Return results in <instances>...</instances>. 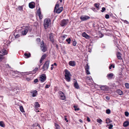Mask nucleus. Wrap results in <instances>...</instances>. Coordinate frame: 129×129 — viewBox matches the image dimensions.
<instances>
[{"label": "nucleus", "mask_w": 129, "mask_h": 129, "mask_svg": "<svg viewBox=\"0 0 129 129\" xmlns=\"http://www.w3.org/2000/svg\"><path fill=\"white\" fill-rule=\"evenodd\" d=\"M37 12L38 14L41 13L40 8H39Z\"/></svg>", "instance_id": "49"}, {"label": "nucleus", "mask_w": 129, "mask_h": 129, "mask_svg": "<svg viewBox=\"0 0 129 129\" xmlns=\"http://www.w3.org/2000/svg\"><path fill=\"white\" fill-rule=\"evenodd\" d=\"M109 15L106 14L105 15V17L106 19H108L109 18Z\"/></svg>", "instance_id": "46"}, {"label": "nucleus", "mask_w": 129, "mask_h": 129, "mask_svg": "<svg viewBox=\"0 0 129 129\" xmlns=\"http://www.w3.org/2000/svg\"><path fill=\"white\" fill-rule=\"evenodd\" d=\"M77 42L75 40H74V41L73 42L72 44L74 46H75L76 45Z\"/></svg>", "instance_id": "38"}, {"label": "nucleus", "mask_w": 129, "mask_h": 129, "mask_svg": "<svg viewBox=\"0 0 129 129\" xmlns=\"http://www.w3.org/2000/svg\"><path fill=\"white\" fill-rule=\"evenodd\" d=\"M56 47L57 48H58V46L57 44L56 45Z\"/></svg>", "instance_id": "61"}, {"label": "nucleus", "mask_w": 129, "mask_h": 129, "mask_svg": "<svg viewBox=\"0 0 129 129\" xmlns=\"http://www.w3.org/2000/svg\"><path fill=\"white\" fill-rule=\"evenodd\" d=\"M106 10V8L104 7H103L102 8V10L101 11L102 12H104Z\"/></svg>", "instance_id": "45"}, {"label": "nucleus", "mask_w": 129, "mask_h": 129, "mask_svg": "<svg viewBox=\"0 0 129 129\" xmlns=\"http://www.w3.org/2000/svg\"><path fill=\"white\" fill-rule=\"evenodd\" d=\"M113 76V74L112 73H110L108 74L107 77L108 78L110 79L112 78Z\"/></svg>", "instance_id": "25"}, {"label": "nucleus", "mask_w": 129, "mask_h": 129, "mask_svg": "<svg viewBox=\"0 0 129 129\" xmlns=\"http://www.w3.org/2000/svg\"><path fill=\"white\" fill-rule=\"evenodd\" d=\"M85 69L87 74L88 75L90 74V73L89 71V67L88 64H86L85 67Z\"/></svg>", "instance_id": "11"}, {"label": "nucleus", "mask_w": 129, "mask_h": 129, "mask_svg": "<svg viewBox=\"0 0 129 129\" xmlns=\"http://www.w3.org/2000/svg\"><path fill=\"white\" fill-rule=\"evenodd\" d=\"M20 111L21 112H24L23 108L22 106H21L20 107Z\"/></svg>", "instance_id": "31"}, {"label": "nucleus", "mask_w": 129, "mask_h": 129, "mask_svg": "<svg viewBox=\"0 0 129 129\" xmlns=\"http://www.w3.org/2000/svg\"><path fill=\"white\" fill-rule=\"evenodd\" d=\"M99 4L96 3L94 4V5L96 8L98 10L99 9Z\"/></svg>", "instance_id": "33"}, {"label": "nucleus", "mask_w": 129, "mask_h": 129, "mask_svg": "<svg viewBox=\"0 0 129 129\" xmlns=\"http://www.w3.org/2000/svg\"><path fill=\"white\" fill-rule=\"evenodd\" d=\"M35 4L34 3H30L29 4V7L30 8L33 9L35 7Z\"/></svg>", "instance_id": "21"}, {"label": "nucleus", "mask_w": 129, "mask_h": 129, "mask_svg": "<svg viewBox=\"0 0 129 129\" xmlns=\"http://www.w3.org/2000/svg\"><path fill=\"white\" fill-rule=\"evenodd\" d=\"M43 60V59H41H41H40V63H41L42 62V61Z\"/></svg>", "instance_id": "57"}, {"label": "nucleus", "mask_w": 129, "mask_h": 129, "mask_svg": "<svg viewBox=\"0 0 129 129\" xmlns=\"http://www.w3.org/2000/svg\"><path fill=\"white\" fill-rule=\"evenodd\" d=\"M129 124V122L127 121H126L124 122L123 125L124 127H126Z\"/></svg>", "instance_id": "23"}, {"label": "nucleus", "mask_w": 129, "mask_h": 129, "mask_svg": "<svg viewBox=\"0 0 129 129\" xmlns=\"http://www.w3.org/2000/svg\"><path fill=\"white\" fill-rule=\"evenodd\" d=\"M68 19H63L62 20L60 23V25L62 26H63L66 25L68 23Z\"/></svg>", "instance_id": "7"}, {"label": "nucleus", "mask_w": 129, "mask_h": 129, "mask_svg": "<svg viewBox=\"0 0 129 129\" xmlns=\"http://www.w3.org/2000/svg\"><path fill=\"white\" fill-rule=\"evenodd\" d=\"M4 58V56H3V55L0 54V61H1Z\"/></svg>", "instance_id": "34"}, {"label": "nucleus", "mask_w": 129, "mask_h": 129, "mask_svg": "<svg viewBox=\"0 0 129 129\" xmlns=\"http://www.w3.org/2000/svg\"><path fill=\"white\" fill-rule=\"evenodd\" d=\"M121 54L119 52H117L116 53V56L117 58L120 60L122 58L121 57Z\"/></svg>", "instance_id": "18"}, {"label": "nucleus", "mask_w": 129, "mask_h": 129, "mask_svg": "<svg viewBox=\"0 0 129 129\" xmlns=\"http://www.w3.org/2000/svg\"><path fill=\"white\" fill-rule=\"evenodd\" d=\"M73 107L75 108V111H78L79 110V109L77 108L76 106H74Z\"/></svg>", "instance_id": "39"}, {"label": "nucleus", "mask_w": 129, "mask_h": 129, "mask_svg": "<svg viewBox=\"0 0 129 129\" xmlns=\"http://www.w3.org/2000/svg\"><path fill=\"white\" fill-rule=\"evenodd\" d=\"M125 85L126 87L127 88H129V84L128 83H125Z\"/></svg>", "instance_id": "35"}, {"label": "nucleus", "mask_w": 129, "mask_h": 129, "mask_svg": "<svg viewBox=\"0 0 129 129\" xmlns=\"http://www.w3.org/2000/svg\"><path fill=\"white\" fill-rule=\"evenodd\" d=\"M35 83H36L38 82V80L37 79H35L34 81Z\"/></svg>", "instance_id": "51"}, {"label": "nucleus", "mask_w": 129, "mask_h": 129, "mask_svg": "<svg viewBox=\"0 0 129 129\" xmlns=\"http://www.w3.org/2000/svg\"><path fill=\"white\" fill-rule=\"evenodd\" d=\"M112 67L113 68H115V66L113 64H111L110 66L109 67V69H111Z\"/></svg>", "instance_id": "36"}, {"label": "nucleus", "mask_w": 129, "mask_h": 129, "mask_svg": "<svg viewBox=\"0 0 129 129\" xmlns=\"http://www.w3.org/2000/svg\"><path fill=\"white\" fill-rule=\"evenodd\" d=\"M54 34L52 33H51L49 35V38L50 41L52 43H53L54 41Z\"/></svg>", "instance_id": "12"}, {"label": "nucleus", "mask_w": 129, "mask_h": 129, "mask_svg": "<svg viewBox=\"0 0 129 129\" xmlns=\"http://www.w3.org/2000/svg\"><path fill=\"white\" fill-rule=\"evenodd\" d=\"M71 41V40L70 38H69L68 39H66V42H68V44H69L70 43Z\"/></svg>", "instance_id": "30"}, {"label": "nucleus", "mask_w": 129, "mask_h": 129, "mask_svg": "<svg viewBox=\"0 0 129 129\" xmlns=\"http://www.w3.org/2000/svg\"><path fill=\"white\" fill-rule=\"evenodd\" d=\"M79 121L81 123L82 122V121L81 119H80L79 120Z\"/></svg>", "instance_id": "62"}, {"label": "nucleus", "mask_w": 129, "mask_h": 129, "mask_svg": "<svg viewBox=\"0 0 129 129\" xmlns=\"http://www.w3.org/2000/svg\"><path fill=\"white\" fill-rule=\"evenodd\" d=\"M31 93H32L33 97H34L36 96L37 94V92L36 90H34L31 92Z\"/></svg>", "instance_id": "20"}, {"label": "nucleus", "mask_w": 129, "mask_h": 129, "mask_svg": "<svg viewBox=\"0 0 129 129\" xmlns=\"http://www.w3.org/2000/svg\"><path fill=\"white\" fill-rule=\"evenodd\" d=\"M116 92L120 95H121L123 94L122 91L119 89L117 90H116Z\"/></svg>", "instance_id": "22"}, {"label": "nucleus", "mask_w": 129, "mask_h": 129, "mask_svg": "<svg viewBox=\"0 0 129 129\" xmlns=\"http://www.w3.org/2000/svg\"><path fill=\"white\" fill-rule=\"evenodd\" d=\"M50 86V85L46 84V86H45V88H49Z\"/></svg>", "instance_id": "52"}, {"label": "nucleus", "mask_w": 129, "mask_h": 129, "mask_svg": "<svg viewBox=\"0 0 129 129\" xmlns=\"http://www.w3.org/2000/svg\"><path fill=\"white\" fill-rule=\"evenodd\" d=\"M55 126L56 127V129H60V127L58 124H55Z\"/></svg>", "instance_id": "32"}, {"label": "nucleus", "mask_w": 129, "mask_h": 129, "mask_svg": "<svg viewBox=\"0 0 129 129\" xmlns=\"http://www.w3.org/2000/svg\"><path fill=\"white\" fill-rule=\"evenodd\" d=\"M69 64L70 66L74 67L76 65V63L74 61H71L69 62Z\"/></svg>", "instance_id": "16"}, {"label": "nucleus", "mask_w": 129, "mask_h": 129, "mask_svg": "<svg viewBox=\"0 0 129 129\" xmlns=\"http://www.w3.org/2000/svg\"><path fill=\"white\" fill-rule=\"evenodd\" d=\"M74 87L76 89L79 88V86L76 80L74 82Z\"/></svg>", "instance_id": "19"}, {"label": "nucleus", "mask_w": 129, "mask_h": 129, "mask_svg": "<svg viewBox=\"0 0 129 129\" xmlns=\"http://www.w3.org/2000/svg\"><path fill=\"white\" fill-rule=\"evenodd\" d=\"M97 121L100 124L101 123V122L102 121V120L101 119H97Z\"/></svg>", "instance_id": "41"}, {"label": "nucleus", "mask_w": 129, "mask_h": 129, "mask_svg": "<svg viewBox=\"0 0 129 129\" xmlns=\"http://www.w3.org/2000/svg\"><path fill=\"white\" fill-rule=\"evenodd\" d=\"M67 35H64L62 36L61 37L62 38H65L66 37H67Z\"/></svg>", "instance_id": "55"}, {"label": "nucleus", "mask_w": 129, "mask_h": 129, "mask_svg": "<svg viewBox=\"0 0 129 129\" xmlns=\"http://www.w3.org/2000/svg\"><path fill=\"white\" fill-rule=\"evenodd\" d=\"M54 65L56 66H57V64L56 63H54Z\"/></svg>", "instance_id": "63"}, {"label": "nucleus", "mask_w": 129, "mask_h": 129, "mask_svg": "<svg viewBox=\"0 0 129 129\" xmlns=\"http://www.w3.org/2000/svg\"><path fill=\"white\" fill-rule=\"evenodd\" d=\"M16 9H18L20 11H22L23 10V6H18L17 8Z\"/></svg>", "instance_id": "24"}, {"label": "nucleus", "mask_w": 129, "mask_h": 129, "mask_svg": "<svg viewBox=\"0 0 129 129\" xmlns=\"http://www.w3.org/2000/svg\"><path fill=\"white\" fill-rule=\"evenodd\" d=\"M82 36L83 37L87 39H89L90 38V36L87 34L85 32H84L82 34Z\"/></svg>", "instance_id": "14"}, {"label": "nucleus", "mask_w": 129, "mask_h": 129, "mask_svg": "<svg viewBox=\"0 0 129 129\" xmlns=\"http://www.w3.org/2000/svg\"><path fill=\"white\" fill-rule=\"evenodd\" d=\"M106 99L108 100H109L110 99V98L109 97L107 96L106 97Z\"/></svg>", "instance_id": "59"}, {"label": "nucleus", "mask_w": 129, "mask_h": 129, "mask_svg": "<svg viewBox=\"0 0 129 129\" xmlns=\"http://www.w3.org/2000/svg\"><path fill=\"white\" fill-rule=\"evenodd\" d=\"M37 41L38 42H40L41 41V39L40 38H38L37 39Z\"/></svg>", "instance_id": "47"}, {"label": "nucleus", "mask_w": 129, "mask_h": 129, "mask_svg": "<svg viewBox=\"0 0 129 129\" xmlns=\"http://www.w3.org/2000/svg\"><path fill=\"white\" fill-rule=\"evenodd\" d=\"M47 57L46 54H43L41 58L43 60L44 59Z\"/></svg>", "instance_id": "29"}, {"label": "nucleus", "mask_w": 129, "mask_h": 129, "mask_svg": "<svg viewBox=\"0 0 129 129\" xmlns=\"http://www.w3.org/2000/svg\"><path fill=\"white\" fill-rule=\"evenodd\" d=\"M65 72L64 76L65 79L67 81L69 82L70 81L71 78L70 76H71V74L68 70L66 69L64 71Z\"/></svg>", "instance_id": "3"}, {"label": "nucleus", "mask_w": 129, "mask_h": 129, "mask_svg": "<svg viewBox=\"0 0 129 129\" xmlns=\"http://www.w3.org/2000/svg\"><path fill=\"white\" fill-rule=\"evenodd\" d=\"M124 23H125L126 24H128L129 22L126 20H124Z\"/></svg>", "instance_id": "56"}, {"label": "nucleus", "mask_w": 129, "mask_h": 129, "mask_svg": "<svg viewBox=\"0 0 129 129\" xmlns=\"http://www.w3.org/2000/svg\"><path fill=\"white\" fill-rule=\"evenodd\" d=\"M111 111L109 109H108L106 110V113L107 114H109L110 113Z\"/></svg>", "instance_id": "40"}, {"label": "nucleus", "mask_w": 129, "mask_h": 129, "mask_svg": "<svg viewBox=\"0 0 129 129\" xmlns=\"http://www.w3.org/2000/svg\"><path fill=\"white\" fill-rule=\"evenodd\" d=\"M90 17L86 15H82L80 17V19L82 21H85L89 19Z\"/></svg>", "instance_id": "9"}, {"label": "nucleus", "mask_w": 129, "mask_h": 129, "mask_svg": "<svg viewBox=\"0 0 129 129\" xmlns=\"http://www.w3.org/2000/svg\"><path fill=\"white\" fill-rule=\"evenodd\" d=\"M20 36L19 35V34H17L15 36V38H18Z\"/></svg>", "instance_id": "48"}, {"label": "nucleus", "mask_w": 129, "mask_h": 129, "mask_svg": "<svg viewBox=\"0 0 129 129\" xmlns=\"http://www.w3.org/2000/svg\"><path fill=\"white\" fill-rule=\"evenodd\" d=\"M129 114V113L128 112H125V115L126 116H128Z\"/></svg>", "instance_id": "44"}, {"label": "nucleus", "mask_w": 129, "mask_h": 129, "mask_svg": "<svg viewBox=\"0 0 129 129\" xmlns=\"http://www.w3.org/2000/svg\"><path fill=\"white\" fill-rule=\"evenodd\" d=\"M24 55L25 56L26 58H28L30 57V53H29L28 54L27 53H25L24 54Z\"/></svg>", "instance_id": "27"}, {"label": "nucleus", "mask_w": 129, "mask_h": 129, "mask_svg": "<svg viewBox=\"0 0 129 129\" xmlns=\"http://www.w3.org/2000/svg\"><path fill=\"white\" fill-rule=\"evenodd\" d=\"M67 116H64V120L66 121V122H68V120H67V119L66 118Z\"/></svg>", "instance_id": "50"}, {"label": "nucleus", "mask_w": 129, "mask_h": 129, "mask_svg": "<svg viewBox=\"0 0 129 129\" xmlns=\"http://www.w3.org/2000/svg\"><path fill=\"white\" fill-rule=\"evenodd\" d=\"M87 121H88V122H90V119L88 116L87 117Z\"/></svg>", "instance_id": "53"}, {"label": "nucleus", "mask_w": 129, "mask_h": 129, "mask_svg": "<svg viewBox=\"0 0 129 129\" xmlns=\"http://www.w3.org/2000/svg\"><path fill=\"white\" fill-rule=\"evenodd\" d=\"M35 108L36 110H37V108L40 107V105L39 104L38 102H36L34 104Z\"/></svg>", "instance_id": "17"}, {"label": "nucleus", "mask_w": 129, "mask_h": 129, "mask_svg": "<svg viewBox=\"0 0 129 129\" xmlns=\"http://www.w3.org/2000/svg\"><path fill=\"white\" fill-rule=\"evenodd\" d=\"M50 61L47 60L46 61L45 63L44 64L42 67V69L43 70V71L47 70L49 67Z\"/></svg>", "instance_id": "5"}, {"label": "nucleus", "mask_w": 129, "mask_h": 129, "mask_svg": "<svg viewBox=\"0 0 129 129\" xmlns=\"http://www.w3.org/2000/svg\"><path fill=\"white\" fill-rule=\"evenodd\" d=\"M31 29L30 26H24L22 29L21 33L23 35H25L27 34L28 31H31Z\"/></svg>", "instance_id": "1"}, {"label": "nucleus", "mask_w": 129, "mask_h": 129, "mask_svg": "<svg viewBox=\"0 0 129 129\" xmlns=\"http://www.w3.org/2000/svg\"><path fill=\"white\" fill-rule=\"evenodd\" d=\"M38 68H36L34 69L32 71H31V73L32 74H34L38 70Z\"/></svg>", "instance_id": "26"}, {"label": "nucleus", "mask_w": 129, "mask_h": 129, "mask_svg": "<svg viewBox=\"0 0 129 129\" xmlns=\"http://www.w3.org/2000/svg\"><path fill=\"white\" fill-rule=\"evenodd\" d=\"M35 111H36V112H39L40 111H39V110H38V109L37 110H36V109L35 110Z\"/></svg>", "instance_id": "64"}, {"label": "nucleus", "mask_w": 129, "mask_h": 129, "mask_svg": "<svg viewBox=\"0 0 129 129\" xmlns=\"http://www.w3.org/2000/svg\"><path fill=\"white\" fill-rule=\"evenodd\" d=\"M14 72L15 73H16L17 74H19L20 73V72H19L17 71H15Z\"/></svg>", "instance_id": "54"}, {"label": "nucleus", "mask_w": 129, "mask_h": 129, "mask_svg": "<svg viewBox=\"0 0 129 129\" xmlns=\"http://www.w3.org/2000/svg\"><path fill=\"white\" fill-rule=\"evenodd\" d=\"M51 23V20L49 18L45 19L44 22V26L45 28L46 29L48 28Z\"/></svg>", "instance_id": "2"}, {"label": "nucleus", "mask_w": 129, "mask_h": 129, "mask_svg": "<svg viewBox=\"0 0 129 129\" xmlns=\"http://www.w3.org/2000/svg\"><path fill=\"white\" fill-rule=\"evenodd\" d=\"M111 122V120L109 118H107L106 120V123H108Z\"/></svg>", "instance_id": "37"}, {"label": "nucleus", "mask_w": 129, "mask_h": 129, "mask_svg": "<svg viewBox=\"0 0 129 129\" xmlns=\"http://www.w3.org/2000/svg\"><path fill=\"white\" fill-rule=\"evenodd\" d=\"M5 125L3 122L2 121H0V126L2 127H4L5 126Z\"/></svg>", "instance_id": "28"}, {"label": "nucleus", "mask_w": 129, "mask_h": 129, "mask_svg": "<svg viewBox=\"0 0 129 129\" xmlns=\"http://www.w3.org/2000/svg\"><path fill=\"white\" fill-rule=\"evenodd\" d=\"M108 126H109L108 127V128L110 129H111L113 126V125L112 124H110V125H108Z\"/></svg>", "instance_id": "42"}, {"label": "nucleus", "mask_w": 129, "mask_h": 129, "mask_svg": "<svg viewBox=\"0 0 129 129\" xmlns=\"http://www.w3.org/2000/svg\"><path fill=\"white\" fill-rule=\"evenodd\" d=\"M39 18L40 19H42L43 18V16L41 13L38 14Z\"/></svg>", "instance_id": "43"}, {"label": "nucleus", "mask_w": 129, "mask_h": 129, "mask_svg": "<svg viewBox=\"0 0 129 129\" xmlns=\"http://www.w3.org/2000/svg\"><path fill=\"white\" fill-rule=\"evenodd\" d=\"M100 88L101 89L103 90H108V87L106 85H103L101 86Z\"/></svg>", "instance_id": "15"}, {"label": "nucleus", "mask_w": 129, "mask_h": 129, "mask_svg": "<svg viewBox=\"0 0 129 129\" xmlns=\"http://www.w3.org/2000/svg\"><path fill=\"white\" fill-rule=\"evenodd\" d=\"M46 77L45 74H42L40 77V80L41 82H43L46 80Z\"/></svg>", "instance_id": "6"}, {"label": "nucleus", "mask_w": 129, "mask_h": 129, "mask_svg": "<svg viewBox=\"0 0 129 129\" xmlns=\"http://www.w3.org/2000/svg\"><path fill=\"white\" fill-rule=\"evenodd\" d=\"M59 5L58 4L56 5L54 9V11H56V12L57 13H59L61 12L63 10V8L62 7H61L59 8H58Z\"/></svg>", "instance_id": "4"}, {"label": "nucleus", "mask_w": 129, "mask_h": 129, "mask_svg": "<svg viewBox=\"0 0 129 129\" xmlns=\"http://www.w3.org/2000/svg\"><path fill=\"white\" fill-rule=\"evenodd\" d=\"M8 54L7 51L5 49H3L0 51V54L4 55H6Z\"/></svg>", "instance_id": "13"}, {"label": "nucleus", "mask_w": 129, "mask_h": 129, "mask_svg": "<svg viewBox=\"0 0 129 129\" xmlns=\"http://www.w3.org/2000/svg\"><path fill=\"white\" fill-rule=\"evenodd\" d=\"M13 89V91H15V90H17V89L16 88H12Z\"/></svg>", "instance_id": "58"}, {"label": "nucleus", "mask_w": 129, "mask_h": 129, "mask_svg": "<svg viewBox=\"0 0 129 129\" xmlns=\"http://www.w3.org/2000/svg\"><path fill=\"white\" fill-rule=\"evenodd\" d=\"M40 47L41 50L43 52H45L46 50V49L44 46L43 41H42Z\"/></svg>", "instance_id": "8"}, {"label": "nucleus", "mask_w": 129, "mask_h": 129, "mask_svg": "<svg viewBox=\"0 0 129 129\" xmlns=\"http://www.w3.org/2000/svg\"><path fill=\"white\" fill-rule=\"evenodd\" d=\"M58 93L60 95L61 100H64L66 99V97L63 92L61 91H59Z\"/></svg>", "instance_id": "10"}, {"label": "nucleus", "mask_w": 129, "mask_h": 129, "mask_svg": "<svg viewBox=\"0 0 129 129\" xmlns=\"http://www.w3.org/2000/svg\"><path fill=\"white\" fill-rule=\"evenodd\" d=\"M92 10H93L94 11H95V9L94 8H92Z\"/></svg>", "instance_id": "60"}]
</instances>
